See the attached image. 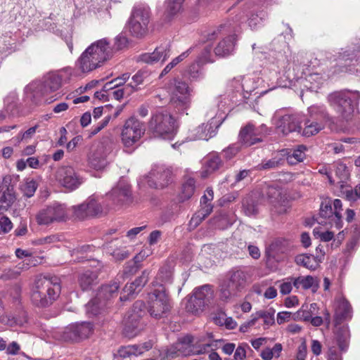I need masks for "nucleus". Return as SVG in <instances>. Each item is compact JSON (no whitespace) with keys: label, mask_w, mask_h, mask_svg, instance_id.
I'll use <instances>...</instances> for the list:
<instances>
[{"label":"nucleus","mask_w":360,"mask_h":360,"mask_svg":"<svg viewBox=\"0 0 360 360\" xmlns=\"http://www.w3.org/2000/svg\"><path fill=\"white\" fill-rule=\"evenodd\" d=\"M112 55V49L106 38L92 43L82 53L77 61V65L82 72H89L100 67L110 59Z\"/></svg>","instance_id":"f257e3e1"},{"label":"nucleus","mask_w":360,"mask_h":360,"mask_svg":"<svg viewBox=\"0 0 360 360\" xmlns=\"http://www.w3.org/2000/svg\"><path fill=\"white\" fill-rule=\"evenodd\" d=\"M241 22V18L236 17V19L229 20L220 25L216 30L208 34V40H214L219 36L227 35L215 47L214 53L220 57H226L231 55L235 47L236 32L238 31Z\"/></svg>","instance_id":"f03ea898"},{"label":"nucleus","mask_w":360,"mask_h":360,"mask_svg":"<svg viewBox=\"0 0 360 360\" xmlns=\"http://www.w3.org/2000/svg\"><path fill=\"white\" fill-rule=\"evenodd\" d=\"M329 104L345 120H349L358 105L360 92L358 91L343 90L335 91L328 96Z\"/></svg>","instance_id":"7ed1b4c3"},{"label":"nucleus","mask_w":360,"mask_h":360,"mask_svg":"<svg viewBox=\"0 0 360 360\" xmlns=\"http://www.w3.org/2000/svg\"><path fill=\"white\" fill-rule=\"evenodd\" d=\"M174 119L166 110L153 112L148 122V133L155 138L170 139L175 133Z\"/></svg>","instance_id":"20e7f679"},{"label":"nucleus","mask_w":360,"mask_h":360,"mask_svg":"<svg viewBox=\"0 0 360 360\" xmlns=\"http://www.w3.org/2000/svg\"><path fill=\"white\" fill-rule=\"evenodd\" d=\"M62 77L57 73L51 72L45 75L42 81L33 82L25 88V93L33 102L38 103L48 94L60 89Z\"/></svg>","instance_id":"39448f33"},{"label":"nucleus","mask_w":360,"mask_h":360,"mask_svg":"<svg viewBox=\"0 0 360 360\" xmlns=\"http://www.w3.org/2000/svg\"><path fill=\"white\" fill-rule=\"evenodd\" d=\"M150 19V9L144 4H137L132 8L131 15L127 22V27L131 34L136 38H142L148 32Z\"/></svg>","instance_id":"423d86ee"},{"label":"nucleus","mask_w":360,"mask_h":360,"mask_svg":"<svg viewBox=\"0 0 360 360\" xmlns=\"http://www.w3.org/2000/svg\"><path fill=\"white\" fill-rule=\"evenodd\" d=\"M247 281L246 272L240 269L231 270L227 279L220 285L219 299L228 302L245 288Z\"/></svg>","instance_id":"0eeeda50"},{"label":"nucleus","mask_w":360,"mask_h":360,"mask_svg":"<svg viewBox=\"0 0 360 360\" xmlns=\"http://www.w3.org/2000/svg\"><path fill=\"white\" fill-rule=\"evenodd\" d=\"M342 202L340 199H335L333 202L330 200L322 202L320 206L318 223L322 225H329L340 229L342 227Z\"/></svg>","instance_id":"6e6552de"},{"label":"nucleus","mask_w":360,"mask_h":360,"mask_svg":"<svg viewBox=\"0 0 360 360\" xmlns=\"http://www.w3.org/2000/svg\"><path fill=\"white\" fill-rule=\"evenodd\" d=\"M171 307L170 300L165 288L161 284L149 295L148 312L151 316L159 319L167 316Z\"/></svg>","instance_id":"1a4fd4ad"},{"label":"nucleus","mask_w":360,"mask_h":360,"mask_svg":"<svg viewBox=\"0 0 360 360\" xmlns=\"http://www.w3.org/2000/svg\"><path fill=\"white\" fill-rule=\"evenodd\" d=\"M143 123L131 117L126 120L121 133V140L124 147L129 151L132 150L144 134Z\"/></svg>","instance_id":"9d476101"},{"label":"nucleus","mask_w":360,"mask_h":360,"mask_svg":"<svg viewBox=\"0 0 360 360\" xmlns=\"http://www.w3.org/2000/svg\"><path fill=\"white\" fill-rule=\"evenodd\" d=\"M269 134V130L265 124L255 127L252 123H248L240 129L238 141L242 146L250 147L262 142Z\"/></svg>","instance_id":"9b49d317"},{"label":"nucleus","mask_w":360,"mask_h":360,"mask_svg":"<svg viewBox=\"0 0 360 360\" xmlns=\"http://www.w3.org/2000/svg\"><path fill=\"white\" fill-rule=\"evenodd\" d=\"M36 219L40 225H49L54 222L66 221L68 219L66 207L65 205L55 202L40 210Z\"/></svg>","instance_id":"f8f14e48"},{"label":"nucleus","mask_w":360,"mask_h":360,"mask_svg":"<svg viewBox=\"0 0 360 360\" xmlns=\"http://www.w3.org/2000/svg\"><path fill=\"white\" fill-rule=\"evenodd\" d=\"M38 290H41L49 300V306L51 305L60 293V281L57 276H43L38 278L34 283Z\"/></svg>","instance_id":"ddd939ff"},{"label":"nucleus","mask_w":360,"mask_h":360,"mask_svg":"<svg viewBox=\"0 0 360 360\" xmlns=\"http://www.w3.org/2000/svg\"><path fill=\"white\" fill-rule=\"evenodd\" d=\"M144 307L145 304L142 301L135 302L131 313H129L127 316L124 318L123 334L125 337L131 338L138 334L139 323Z\"/></svg>","instance_id":"4468645a"},{"label":"nucleus","mask_w":360,"mask_h":360,"mask_svg":"<svg viewBox=\"0 0 360 360\" xmlns=\"http://www.w3.org/2000/svg\"><path fill=\"white\" fill-rule=\"evenodd\" d=\"M92 331L93 327L89 322L72 323L65 328L63 338L65 341L77 342L88 338Z\"/></svg>","instance_id":"2eb2a0df"},{"label":"nucleus","mask_w":360,"mask_h":360,"mask_svg":"<svg viewBox=\"0 0 360 360\" xmlns=\"http://www.w3.org/2000/svg\"><path fill=\"white\" fill-rule=\"evenodd\" d=\"M56 180L70 191L77 189L83 182L82 179L70 166L58 168L56 174Z\"/></svg>","instance_id":"dca6fc26"},{"label":"nucleus","mask_w":360,"mask_h":360,"mask_svg":"<svg viewBox=\"0 0 360 360\" xmlns=\"http://www.w3.org/2000/svg\"><path fill=\"white\" fill-rule=\"evenodd\" d=\"M172 181V171L165 166H155L149 173L148 184L155 188H163Z\"/></svg>","instance_id":"f3484780"},{"label":"nucleus","mask_w":360,"mask_h":360,"mask_svg":"<svg viewBox=\"0 0 360 360\" xmlns=\"http://www.w3.org/2000/svg\"><path fill=\"white\" fill-rule=\"evenodd\" d=\"M108 198L111 201L108 204L112 206L122 205L131 201V191L129 186L123 181L119 183L108 194Z\"/></svg>","instance_id":"a211bd4d"},{"label":"nucleus","mask_w":360,"mask_h":360,"mask_svg":"<svg viewBox=\"0 0 360 360\" xmlns=\"http://www.w3.org/2000/svg\"><path fill=\"white\" fill-rule=\"evenodd\" d=\"M110 150L107 145L99 143L89 156V165L96 170L103 169L107 165V156Z\"/></svg>","instance_id":"6ab92c4d"},{"label":"nucleus","mask_w":360,"mask_h":360,"mask_svg":"<svg viewBox=\"0 0 360 360\" xmlns=\"http://www.w3.org/2000/svg\"><path fill=\"white\" fill-rule=\"evenodd\" d=\"M302 117L297 114L285 115L279 120L278 131L286 136L292 132L300 134L302 130Z\"/></svg>","instance_id":"aec40b11"},{"label":"nucleus","mask_w":360,"mask_h":360,"mask_svg":"<svg viewBox=\"0 0 360 360\" xmlns=\"http://www.w3.org/2000/svg\"><path fill=\"white\" fill-rule=\"evenodd\" d=\"M171 55L170 45L168 43L161 44L153 53H146L140 56V60L148 64L165 62Z\"/></svg>","instance_id":"412c9836"},{"label":"nucleus","mask_w":360,"mask_h":360,"mask_svg":"<svg viewBox=\"0 0 360 360\" xmlns=\"http://www.w3.org/2000/svg\"><path fill=\"white\" fill-rule=\"evenodd\" d=\"M350 333L348 326H338L333 331V337L328 344L338 346L341 352H346L349 347Z\"/></svg>","instance_id":"4be33fe9"},{"label":"nucleus","mask_w":360,"mask_h":360,"mask_svg":"<svg viewBox=\"0 0 360 360\" xmlns=\"http://www.w3.org/2000/svg\"><path fill=\"white\" fill-rule=\"evenodd\" d=\"M352 307L349 302L345 298L340 297L335 300V326H338L343 321L352 318Z\"/></svg>","instance_id":"5701e85b"},{"label":"nucleus","mask_w":360,"mask_h":360,"mask_svg":"<svg viewBox=\"0 0 360 360\" xmlns=\"http://www.w3.org/2000/svg\"><path fill=\"white\" fill-rule=\"evenodd\" d=\"M217 127L212 123H203L190 131V141L209 140L216 135Z\"/></svg>","instance_id":"b1692460"},{"label":"nucleus","mask_w":360,"mask_h":360,"mask_svg":"<svg viewBox=\"0 0 360 360\" xmlns=\"http://www.w3.org/2000/svg\"><path fill=\"white\" fill-rule=\"evenodd\" d=\"M203 171L202 176L206 177L209 174L212 173L223 165V162L219 155L216 152L208 154L203 160Z\"/></svg>","instance_id":"393cba45"},{"label":"nucleus","mask_w":360,"mask_h":360,"mask_svg":"<svg viewBox=\"0 0 360 360\" xmlns=\"http://www.w3.org/2000/svg\"><path fill=\"white\" fill-rule=\"evenodd\" d=\"M120 288V281L116 278L110 283L103 285L97 294L98 299L101 302L110 300L117 295Z\"/></svg>","instance_id":"a878e982"},{"label":"nucleus","mask_w":360,"mask_h":360,"mask_svg":"<svg viewBox=\"0 0 360 360\" xmlns=\"http://www.w3.org/2000/svg\"><path fill=\"white\" fill-rule=\"evenodd\" d=\"M87 212L89 217H98L106 213L110 208L108 204H103L94 195L89 197L86 201Z\"/></svg>","instance_id":"bb28decb"},{"label":"nucleus","mask_w":360,"mask_h":360,"mask_svg":"<svg viewBox=\"0 0 360 360\" xmlns=\"http://www.w3.org/2000/svg\"><path fill=\"white\" fill-rule=\"evenodd\" d=\"M328 77V74L309 73L304 78L303 85L311 91H316Z\"/></svg>","instance_id":"cd10ccee"},{"label":"nucleus","mask_w":360,"mask_h":360,"mask_svg":"<svg viewBox=\"0 0 360 360\" xmlns=\"http://www.w3.org/2000/svg\"><path fill=\"white\" fill-rule=\"evenodd\" d=\"M325 124L316 121L314 119L307 117L304 121V128H302L300 134L305 137H310L317 134L323 129Z\"/></svg>","instance_id":"c85d7f7f"},{"label":"nucleus","mask_w":360,"mask_h":360,"mask_svg":"<svg viewBox=\"0 0 360 360\" xmlns=\"http://www.w3.org/2000/svg\"><path fill=\"white\" fill-rule=\"evenodd\" d=\"M78 282L83 290H89L98 283V274L90 270L85 271L79 275Z\"/></svg>","instance_id":"c756f323"},{"label":"nucleus","mask_w":360,"mask_h":360,"mask_svg":"<svg viewBox=\"0 0 360 360\" xmlns=\"http://www.w3.org/2000/svg\"><path fill=\"white\" fill-rule=\"evenodd\" d=\"M170 101L174 108L179 112L184 113L191 107V94H172Z\"/></svg>","instance_id":"7c9ffc66"},{"label":"nucleus","mask_w":360,"mask_h":360,"mask_svg":"<svg viewBox=\"0 0 360 360\" xmlns=\"http://www.w3.org/2000/svg\"><path fill=\"white\" fill-rule=\"evenodd\" d=\"M295 261L298 265L303 266L310 270H315L319 263L321 262V259L319 258V255L313 256L302 254L296 256Z\"/></svg>","instance_id":"2f4dec72"},{"label":"nucleus","mask_w":360,"mask_h":360,"mask_svg":"<svg viewBox=\"0 0 360 360\" xmlns=\"http://www.w3.org/2000/svg\"><path fill=\"white\" fill-rule=\"evenodd\" d=\"M308 113L309 118L314 119L324 124L330 120L329 114L323 105H312L308 108Z\"/></svg>","instance_id":"473e14b6"},{"label":"nucleus","mask_w":360,"mask_h":360,"mask_svg":"<svg viewBox=\"0 0 360 360\" xmlns=\"http://www.w3.org/2000/svg\"><path fill=\"white\" fill-rule=\"evenodd\" d=\"M195 190V180L191 176H185L179 194V200L181 202L188 200L194 194Z\"/></svg>","instance_id":"72a5a7b5"},{"label":"nucleus","mask_w":360,"mask_h":360,"mask_svg":"<svg viewBox=\"0 0 360 360\" xmlns=\"http://www.w3.org/2000/svg\"><path fill=\"white\" fill-rule=\"evenodd\" d=\"M294 287L297 289L302 288L304 290L312 288L314 289V290H316L319 287V281L311 276L294 277Z\"/></svg>","instance_id":"f704fd0d"},{"label":"nucleus","mask_w":360,"mask_h":360,"mask_svg":"<svg viewBox=\"0 0 360 360\" xmlns=\"http://www.w3.org/2000/svg\"><path fill=\"white\" fill-rule=\"evenodd\" d=\"M192 295L200 301H203L204 306L208 304L213 298L214 291L210 285H204L194 290Z\"/></svg>","instance_id":"c9c22d12"},{"label":"nucleus","mask_w":360,"mask_h":360,"mask_svg":"<svg viewBox=\"0 0 360 360\" xmlns=\"http://www.w3.org/2000/svg\"><path fill=\"white\" fill-rule=\"evenodd\" d=\"M15 200V195L8 188L4 190L0 187V213L7 211Z\"/></svg>","instance_id":"e433bc0d"},{"label":"nucleus","mask_w":360,"mask_h":360,"mask_svg":"<svg viewBox=\"0 0 360 360\" xmlns=\"http://www.w3.org/2000/svg\"><path fill=\"white\" fill-rule=\"evenodd\" d=\"M185 0H166V8L165 14L170 20L173 17L179 13L182 10V6Z\"/></svg>","instance_id":"4c0bfd02"},{"label":"nucleus","mask_w":360,"mask_h":360,"mask_svg":"<svg viewBox=\"0 0 360 360\" xmlns=\"http://www.w3.org/2000/svg\"><path fill=\"white\" fill-rule=\"evenodd\" d=\"M340 193L346 200L355 202L360 199V184H357L354 189L347 184H341Z\"/></svg>","instance_id":"58836bf2"},{"label":"nucleus","mask_w":360,"mask_h":360,"mask_svg":"<svg viewBox=\"0 0 360 360\" xmlns=\"http://www.w3.org/2000/svg\"><path fill=\"white\" fill-rule=\"evenodd\" d=\"M307 148L304 145H300L297 148L291 150L287 154V161L290 165H296L303 161L305 158L304 151Z\"/></svg>","instance_id":"ea45409f"},{"label":"nucleus","mask_w":360,"mask_h":360,"mask_svg":"<svg viewBox=\"0 0 360 360\" xmlns=\"http://www.w3.org/2000/svg\"><path fill=\"white\" fill-rule=\"evenodd\" d=\"M195 342L192 335H187L179 339L178 344V349L181 351L184 355H189L192 354L191 349L195 348Z\"/></svg>","instance_id":"a19ab883"},{"label":"nucleus","mask_w":360,"mask_h":360,"mask_svg":"<svg viewBox=\"0 0 360 360\" xmlns=\"http://www.w3.org/2000/svg\"><path fill=\"white\" fill-rule=\"evenodd\" d=\"M44 293H42L41 290H38L37 286L34 284L31 295V300L37 307H46L49 306V300Z\"/></svg>","instance_id":"79ce46f5"},{"label":"nucleus","mask_w":360,"mask_h":360,"mask_svg":"<svg viewBox=\"0 0 360 360\" xmlns=\"http://www.w3.org/2000/svg\"><path fill=\"white\" fill-rule=\"evenodd\" d=\"M203 301H200L193 295H191L186 302L185 309L186 311L193 314H198L204 309Z\"/></svg>","instance_id":"37998d69"},{"label":"nucleus","mask_w":360,"mask_h":360,"mask_svg":"<svg viewBox=\"0 0 360 360\" xmlns=\"http://www.w3.org/2000/svg\"><path fill=\"white\" fill-rule=\"evenodd\" d=\"M338 56L334 55L335 60L344 61L345 65H350L354 61H358L359 56L354 51L346 50L342 52H338Z\"/></svg>","instance_id":"c03bdc74"},{"label":"nucleus","mask_w":360,"mask_h":360,"mask_svg":"<svg viewBox=\"0 0 360 360\" xmlns=\"http://www.w3.org/2000/svg\"><path fill=\"white\" fill-rule=\"evenodd\" d=\"M335 175L339 178L340 181L338 182L339 187L341 184H347L346 181L349 177V171L347 165L343 162H337L335 165Z\"/></svg>","instance_id":"a18cd8bd"},{"label":"nucleus","mask_w":360,"mask_h":360,"mask_svg":"<svg viewBox=\"0 0 360 360\" xmlns=\"http://www.w3.org/2000/svg\"><path fill=\"white\" fill-rule=\"evenodd\" d=\"M284 160L278 156L273 157L269 160H264L257 165L258 169H274L283 165Z\"/></svg>","instance_id":"49530a36"},{"label":"nucleus","mask_w":360,"mask_h":360,"mask_svg":"<svg viewBox=\"0 0 360 360\" xmlns=\"http://www.w3.org/2000/svg\"><path fill=\"white\" fill-rule=\"evenodd\" d=\"M266 18V13L264 11H252L248 20V25L252 30L257 29L258 26L262 24Z\"/></svg>","instance_id":"de8ad7c7"},{"label":"nucleus","mask_w":360,"mask_h":360,"mask_svg":"<svg viewBox=\"0 0 360 360\" xmlns=\"http://www.w3.org/2000/svg\"><path fill=\"white\" fill-rule=\"evenodd\" d=\"M172 278V272L169 266H163L160 269L159 272L156 276L155 285H159L171 283Z\"/></svg>","instance_id":"09e8293b"},{"label":"nucleus","mask_w":360,"mask_h":360,"mask_svg":"<svg viewBox=\"0 0 360 360\" xmlns=\"http://www.w3.org/2000/svg\"><path fill=\"white\" fill-rule=\"evenodd\" d=\"M150 76V72L146 70H139L131 78L132 82L129 84L127 86L131 87L132 91H136L137 86L141 84L145 79H146ZM129 92V94L131 93Z\"/></svg>","instance_id":"8fccbe9b"},{"label":"nucleus","mask_w":360,"mask_h":360,"mask_svg":"<svg viewBox=\"0 0 360 360\" xmlns=\"http://www.w3.org/2000/svg\"><path fill=\"white\" fill-rule=\"evenodd\" d=\"M37 188V182L30 178H27L20 185V190L23 195L27 198H30L34 195Z\"/></svg>","instance_id":"3c124183"},{"label":"nucleus","mask_w":360,"mask_h":360,"mask_svg":"<svg viewBox=\"0 0 360 360\" xmlns=\"http://www.w3.org/2000/svg\"><path fill=\"white\" fill-rule=\"evenodd\" d=\"M233 83H237L240 85L241 91L247 94H250L255 89L253 79L249 77L237 78Z\"/></svg>","instance_id":"603ef678"},{"label":"nucleus","mask_w":360,"mask_h":360,"mask_svg":"<svg viewBox=\"0 0 360 360\" xmlns=\"http://www.w3.org/2000/svg\"><path fill=\"white\" fill-rule=\"evenodd\" d=\"M253 318H257V321L258 319H262L264 325L269 326L274 323V311L271 309L268 311L261 310L253 315Z\"/></svg>","instance_id":"864d4df0"},{"label":"nucleus","mask_w":360,"mask_h":360,"mask_svg":"<svg viewBox=\"0 0 360 360\" xmlns=\"http://www.w3.org/2000/svg\"><path fill=\"white\" fill-rule=\"evenodd\" d=\"M129 78V73H124L121 77H118L112 81L107 82L103 86L104 91H108L119 87L124 84Z\"/></svg>","instance_id":"5fc2aeb1"},{"label":"nucleus","mask_w":360,"mask_h":360,"mask_svg":"<svg viewBox=\"0 0 360 360\" xmlns=\"http://www.w3.org/2000/svg\"><path fill=\"white\" fill-rule=\"evenodd\" d=\"M172 94L187 95L191 94L192 89L184 81L175 79Z\"/></svg>","instance_id":"6e6d98bb"},{"label":"nucleus","mask_w":360,"mask_h":360,"mask_svg":"<svg viewBox=\"0 0 360 360\" xmlns=\"http://www.w3.org/2000/svg\"><path fill=\"white\" fill-rule=\"evenodd\" d=\"M200 65H202L200 62H198L196 60L195 62L188 67L186 72L190 79L197 80L198 78H200V75H202L200 71Z\"/></svg>","instance_id":"4d7b16f0"},{"label":"nucleus","mask_w":360,"mask_h":360,"mask_svg":"<svg viewBox=\"0 0 360 360\" xmlns=\"http://www.w3.org/2000/svg\"><path fill=\"white\" fill-rule=\"evenodd\" d=\"M87 207H88L85 202H82V204L72 206V210L74 217L79 220H84L89 217L86 210Z\"/></svg>","instance_id":"13d9d810"},{"label":"nucleus","mask_w":360,"mask_h":360,"mask_svg":"<svg viewBox=\"0 0 360 360\" xmlns=\"http://www.w3.org/2000/svg\"><path fill=\"white\" fill-rule=\"evenodd\" d=\"M243 208L245 214L248 216H252L257 213V205L250 198L243 200Z\"/></svg>","instance_id":"bf43d9fd"},{"label":"nucleus","mask_w":360,"mask_h":360,"mask_svg":"<svg viewBox=\"0 0 360 360\" xmlns=\"http://www.w3.org/2000/svg\"><path fill=\"white\" fill-rule=\"evenodd\" d=\"M242 147L243 146L238 141L230 145L222 150L224 158L228 160L232 159L239 151H240Z\"/></svg>","instance_id":"052dcab7"},{"label":"nucleus","mask_w":360,"mask_h":360,"mask_svg":"<svg viewBox=\"0 0 360 360\" xmlns=\"http://www.w3.org/2000/svg\"><path fill=\"white\" fill-rule=\"evenodd\" d=\"M18 101V94L15 91H11L4 98V106L7 111H12Z\"/></svg>","instance_id":"680f3d73"},{"label":"nucleus","mask_w":360,"mask_h":360,"mask_svg":"<svg viewBox=\"0 0 360 360\" xmlns=\"http://www.w3.org/2000/svg\"><path fill=\"white\" fill-rule=\"evenodd\" d=\"M292 286H294V277H288L279 285L280 292L282 295H288L292 291Z\"/></svg>","instance_id":"e2e57ef3"},{"label":"nucleus","mask_w":360,"mask_h":360,"mask_svg":"<svg viewBox=\"0 0 360 360\" xmlns=\"http://www.w3.org/2000/svg\"><path fill=\"white\" fill-rule=\"evenodd\" d=\"M308 307L302 306L297 311L294 313V321H309L312 316L311 312L307 309Z\"/></svg>","instance_id":"0e129e2a"},{"label":"nucleus","mask_w":360,"mask_h":360,"mask_svg":"<svg viewBox=\"0 0 360 360\" xmlns=\"http://www.w3.org/2000/svg\"><path fill=\"white\" fill-rule=\"evenodd\" d=\"M99 304H102V302L99 301L98 297L91 300L88 304L86 305V311L92 315H97L100 313V306Z\"/></svg>","instance_id":"69168bd1"},{"label":"nucleus","mask_w":360,"mask_h":360,"mask_svg":"<svg viewBox=\"0 0 360 360\" xmlns=\"http://www.w3.org/2000/svg\"><path fill=\"white\" fill-rule=\"evenodd\" d=\"M211 51L212 46L210 45H207L204 47L200 55L198 57V62H200L201 64H205L206 63H212L213 60L210 58L211 57Z\"/></svg>","instance_id":"338daca9"},{"label":"nucleus","mask_w":360,"mask_h":360,"mask_svg":"<svg viewBox=\"0 0 360 360\" xmlns=\"http://www.w3.org/2000/svg\"><path fill=\"white\" fill-rule=\"evenodd\" d=\"M137 288H136L132 283L126 284L123 288V292L120 295V301L122 302L129 300V297L133 295L136 292Z\"/></svg>","instance_id":"774afa93"}]
</instances>
